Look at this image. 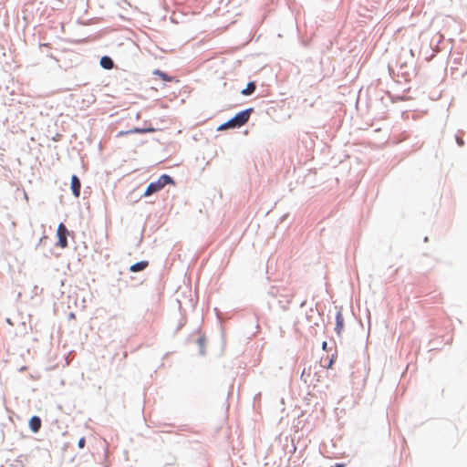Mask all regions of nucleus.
<instances>
[{"mask_svg": "<svg viewBox=\"0 0 467 467\" xmlns=\"http://www.w3.org/2000/svg\"><path fill=\"white\" fill-rule=\"evenodd\" d=\"M253 109H248L237 113L234 118L218 127V130L239 128L244 125L250 118Z\"/></svg>", "mask_w": 467, "mask_h": 467, "instance_id": "obj_1", "label": "nucleus"}, {"mask_svg": "<svg viewBox=\"0 0 467 467\" xmlns=\"http://www.w3.org/2000/svg\"><path fill=\"white\" fill-rule=\"evenodd\" d=\"M174 184L173 180L167 174L161 175L156 182H150L145 192L144 196H150L157 192H160L167 184Z\"/></svg>", "mask_w": 467, "mask_h": 467, "instance_id": "obj_2", "label": "nucleus"}, {"mask_svg": "<svg viewBox=\"0 0 467 467\" xmlns=\"http://www.w3.org/2000/svg\"><path fill=\"white\" fill-rule=\"evenodd\" d=\"M67 235L68 231L64 223H59L57 230V236L58 239L57 245L61 248H66L67 246Z\"/></svg>", "mask_w": 467, "mask_h": 467, "instance_id": "obj_3", "label": "nucleus"}, {"mask_svg": "<svg viewBox=\"0 0 467 467\" xmlns=\"http://www.w3.org/2000/svg\"><path fill=\"white\" fill-rule=\"evenodd\" d=\"M81 183L77 175L71 177V190L75 197H78L80 194Z\"/></svg>", "mask_w": 467, "mask_h": 467, "instance_id": "obj_4", "label": "nucleus"}, {"mask_svg": "<svg viewBox=\"0 0 467 467\" xmlns=\"http://www.w3.org/2000/svg\"><path fill=\"white\" fill-rule=\"evenodd\" d=\"M29 427L33 432H37L41 428V420L37 416H33L29 420Z\"/></svg>", "mask_w": 467, "mask_h": 467, "instance_id": "obj_5", "label": "nucleus"}, {"mask_svg": "<svg viewBox=\"0 0 467 467\" xmlns=\"http://www.w3.org/2000/svg\"><path fill=\"white\" fill-rule=\"evenodd\" d=\"M344 327V317L341 312H337L336 315V331L337 334H340L341 330Z\"/></svg>", "mask_w": 467, "mask_h": 467, "instance_id": "obj_6", "label": "nucleus"}, {"mask_svg": "<svg viewBox=\"0 0 467 467\" xmlns=\"http://www.w3.org/2000/svg\"><path fill=\"white\" fill-rule=\"evenodd\" d=\"M148 265H149L148 261H140L139 263H136V264L132 265L130 267V270L131 272L142 271V270H144L148 266Z\"/></svg>", "mask_w": 467, "mask_h": 467, "instance_id": "obj_7", "label": "nucleus"}, {"mask_svg": "<svg viewBox=\"0 0 467 467\" xmlns=\"http://www.w3.org/2000/svg\"><path fill=\"white\" fill-rule=\"evenodd\" d=\"M100 66L105 69H111L114 66V63L109 57L105 56L100 59Z\"/></svg>", "mask_w": 467, "mask_h": 467, "instance_id": "obj_8", "label": "nucleus"}, {"mask_svg": "<svg viewBox=\"0 0 467 467\" xmlns=\"http://www.w3.org/2000/svg\"><path fill=\"white\" fill-rule=\"evenodd\" d=\"M255 88H256V86L254 82H249L246 85V88L242 90V94L244 96L251 95L255 90Z\"/></svg>", "mask_w": 467, "mask_h": 467, "instance_id": "obj_9", "label": "nucleus"}, {"mask_svg": "<svg viewBox=\"0 0 467 467\" xmlns=\"http://www.w3.org/2000/svg\"><path fill=\"white\" fill-rule=\"evenodd\" d=\"M153 74L159 76L161 79L165 81H171V78L168 77L166 73L161 70H155Z\"/></svg>", "mask_w": 467, "mask_h": 467, "instance_id": "obj_10", "label": "nucleus"}, {"mask_svg": "<svg viewBox=\"0 0 467 467\" xmlns=\"http://www.w3.org/2000/svg\"><path fill=\"white\" fill-rule=\"evenodd\" d=\"M86 444V440L84 437L80 438L78 443V448L83 449Z\"/></svg>", "mask_w": 467, "mask_h": 467, "instance_id": "obj_11", "label": "nucleus"}, {"mask_svg": "<svg viewBox=\"0 0 467 467\" xmlns=\"http://www.w3.org/2000/svg\"><path fill=\"white\" fill-rule=\"evenodd\" d=\"M334 362V358H332L329 362H328V365L327 366V368H330L332 367V364Z\"/></svg>", "mask_w": 467, "mask_h": 467, "instance_id": "obj_12", "label": "nucleus"}, {"mask_svg": "<svg viewBox=\"0 0 467 467\" xmlns=\"http://www.w3.org/2000/svg\"><path fill=\"white\" fill-rule=\"evenodd\" d=\"M457 142L459 145L462 146L463 145V140L462 139H460V138H457Z\"/></svg>", "mask_w": 467, "mask_h": 467, "instance_id": "obj_13", "label": "nucleus"}, {"mask_svg": "<svg viewBox=\"0 0 467 467\" xmlns=\"http://www.w3.org/2000/svg\"><path fill=\"white\" fill-rule=\"evenodd\" d=\"M345 466H346V464H345V463H337V464L335 465V467H345Z\"/></svg>", "mask_w": 467, "mask_h": 467, "instance_id": "obj_14", "label": "nucleus"}, {"mask_svg": "<svg viewBox=\"0 0 467 467\" xmlns=\"http://www.w3.org/2000/svg\"><path fill=\"white\" fill-rule=\"evenodd\" d=\"M327 346V343L326 341H324L323 344H322V348L326 349Z\"/></svg>", "mask_w": 467, "mask_h": 467, "instance_id": "obj_15", "label": "nucleus"}, {"mask_svg": "<svg viewBox=\"0 0 467 467\" xmlns=\"http://www.w3.org/2000/svg\"><path fill=\"white\" fill-rule=\"evenodd\" d=\"M306 375V369H304L303 373H302V378H304Z\"/></svg>", "mask_w": 467, "mask_h": 467, "instance_id": "obj_16", "label": "nucleus"}]
</instances>
